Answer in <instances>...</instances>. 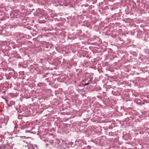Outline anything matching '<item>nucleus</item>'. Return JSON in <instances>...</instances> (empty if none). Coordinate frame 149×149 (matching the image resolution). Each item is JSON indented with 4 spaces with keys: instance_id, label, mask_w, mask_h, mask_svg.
<instances>
[{
    "instance_id": "f257e3e1",
    "label": "nucleus",
    "mask_w": 149,
    "mask_h": 149,
    "mask_svg": "<svg viewBox=\"0 0 149 149\" xmlns=\"http://www.w3.org/2000/svg\"><path fill=\"white\" fill-rule=\"evenodd\" d=\"M89 82L87 83H86L85 84V85H84V86H85V85H87L88 84H89Z\"/></svg>"
}]
</instances>
